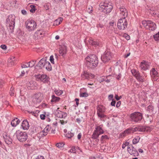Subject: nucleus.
I'll list each match as a JSON object with an SVG mask.
<instances>
[{
  "instance_id": "obj_1",
  "label": "nucleus",
  "mask_w": 159,
  "mask_h": 159,
  "mask_svg": "<svg viewBox=\"0 0 159 159\" xmlns=\"http://www.w3.org/2000/svg\"><path fill=\"white\" fill-rule=\"evenodd\" d=\"M85 59L86 65L89 68L94 69L98 64V58L95 54L89 55Z\"/></svg>"
},
{
  "instance_id": "obj_2",
  "label": "nucleus",
  "mask_w": 159,
  "mask_h": 159,
  "mask_svg": "<svg viewBox=\"0 0 159 159\" xmlns=\"http://www.w3.org/2000/svg\"><path fill=\"white\" fill-rule=\"evenodd\" d=\"M16 136L17 139L20 142L25 141L28 139V135L25 132H23L19 130H17L14 134Z\"/></svg>"
},
{
  "instance_id": "obj_3",
  "label": "nucleus",
  "mask_w": 159,
  "mask_h": 159,
  "mask_svg": "<svg viewBox=\"0 0 159 159\" xmlns=\"http://www.w3.org/2000/svg\"><path fill=\"white\" fill-rule=\"evenodd\" d=\"M142 23L143 26L149 30L154 31L157 28L156 24L151 20H143Z\"/></svg>"
},
{
  "instance_id": "obj_4",
  "label": "nucleus",
  "mask_w": 159,
  "mask_h": 159,
  "mask_svg": "<svg viewBox=\"0 0 159 159\" xmlns=\"http://www.w3.org/2000/svg\"><path fill=\"white\" fill-rule=\"evenodd\" d=\"M15 18V15H11L9 16L8 18L6 19L7 26L9 27L11 32H12L14 28Z\"/></svg>"
},
{
  "instance_id": "obj_5",
  "label": "nucleus",
  "mask_w": 159,
  "mask_h": 159,
  "mask_svg": "<svg viewBox=\"0 0 159 159\" xmlns=\"http://www.w3.org/2000/svg\"><path fill=\"white\" fill-rule=\"evenodd\" d=\"M128 23L125 17H122L117 22V27L121 30L126 28L127 26Z\"/></svg>"
},
{
  "instance_id": "obj_6",
  "label": "nucleus",
  "mask_w": 159,
  "mask_h": 159,
  "mask_svg": "<svg viewBox=\"0 0 159 159\" xmlns=\"http://www.w3.org/2000/svg\"><path fill=\"white\" fill-rule=\"evenodd\" d=\"M142 114L138 112H134L132 113L130 116V118L132 121L137 122L140 121L142 119Z\"/></svg>"
},
{
  "instance_id": "obj_7",
  "label": "nucleus",
  "mask_w": 159,
  "mask_h": 159,
  "mask_svg": "<svg viewBox=\"0 0 159 159\" xmlns=\"http://www.w3.org/2000/svg\"><path fill=\"white\" fill-rule=\"evenodd\" d=\"M103 132L104 131L102 128L100 126H98L96 127L95 130L92 135V138L93 139H97L99 136L103 134Z\"/></svg>"
},
{
  "instance_id": "obj_8",
  "label": "nucleus",
  "mask_w": 159,
  "mask_h": 159,
  "mask_svg": "<svg viewBox=\"0 0 159 159\" xmlns=\"http://www.w3.org/2000/svg\"><path fill=\"white\" fill-rule=\"evenodd\" d=\"M37 80H40L44 83H48L49 80V77L45 74H39L35 75Z\"/></svg>"
},
{
  "instance_id": "obj_9",
  "label": "nucleus",
  "mask_w": 159,
  "mask_h": 159,
  "mask_svg": "<svg viewBox=\"0 0 159 159\" xmlns=\"http://www.w3.org/2000/svg\"><path fill=\"white\" fill-rule=\"evenodd\" d=\"M97 109L98 116L100 118L104 117L105 115L103 114V113L105 111L104 107L102 105H99L98 106Z\"/></svg>"
},
{
  "instance_id": "obj_10",
  "label": "nucleus",
  "mask_w": 159,
  "mask_h": 159,
  "mask_svg": "<svg viewBox=\"0 0 159 159\" xmlns=\"http://www.w3.org/2000/svg\"><path fill=\"white\" fill-rule=\"evenodd\" d=\"M26 25V28L29 31L34 30L36 27V23L33 20L28 22Z\"/></svg>"
},
{
  "instance_id": "obj_11",
  "label": "nucleus",
  "mask_w": 159,
  "mask_h": 159,
  "mask_svg": "<svg viewBox=\"0 0 159 159\" xmlns=\"http://www.w3.org/2000/svg\"><path fill=\"white\" fill-rule=\"evenodd\" d=\"M150 74L152 80L157 81L159 78V75L155 68H153L150 71Z\"/></svg>"
},
{
  "instance_id": "obj_12",
  "label": "nucleus",
  "mask_w": 159,
  "mask_h": 159,
  "mask_svg": "<svg viewBox=\"0 0 159 159\" xmlns=\"http://www.w3.org/2000/svg\"><path fill=\"white\" fill-rule=\"evenodd\" d=\"M45 34V32L43 30H38L34 34V39H37L43 37Z\"/></svg>"
},
{
  "instance_id": "obj_13",
  "label": "nucleus",
  "mask_w": 159,
  "mask_h": 159,
  "mask_svg": "<svg viewBox=\"0 0 159 159\" xmlns=\"http://www.w3.org/2000/svg\"><path fill=\"white\" fill-rule=\"evenodd\" d=\"M134 132V129L129 128L126 129L123 132L121 133L120 135L121 138H123L127 136L132 133H133Z\"/></svg>"
},
{
  "instance_id": "obj_14",
  "label": "nucleus",
  "mask_w": 159,
  "mask_h": 159,
  "mask_svg": "<svg viewBox=\"0 0 159 159\" xmlns=\"http://www.w3.org/2000/svg\"><path fill=\"white\" fill-rule=\"evenodd\" d=\"M59 53L60 55L64 57L67 52V48L66 45H64L60 46L59 49Z\"/></svg>"
},
{
  "instance_id": "obj_15",
  "label": "nucleus",
  "mask_w": 159,
  "mask_h": 159,
  "mask_svg": "<svg viewBox=\"0 0 159 159\" xmlns=\"http://www.w3.org/2000/svg\"><path fill=\"white\" fill-rule=\"evenodd\" d=\"M26 86L29 89H34L37 88V84L35 81H30L28 82Z\"/></svg>"
},
{
  "instance_id": "obj_16",
  "label": "nucleus",
  "mask_w": 159,
  "mask_h": 159,
  "mask_svg": "<svg viewBox=\"0 0 159 159\" xmlns=\"http://www.w3.org/2000/svg\"><path fill=\"white\" fill-rule=\"evenodd\" d=\"M116 13L115 12L114 14V16H113L114 19L110 22V28H111V30L115 32L116 29V19L115 18Z\"/></svg>"
},
{
  "instance_id": "obj_17",
  "label": "nucleus",
  "mask_w": 159,
  "mask_h": 159,
  "mask_svg": "<svg viewBox=\"0 0 159 159\" xmlns=\"http://www.w3.org/2000/svg\"><path fill=\"white\" fill-rule=\"evenodd\" d=\"M34 98L35 101L39 102L43 99V94L39 92L34 95Z\"/></svg>"
},
{
  "instance_id": "obj_18",
  "label": "nucleus",
  "mask_w": 159,
  "mask_h": 159,
  "mask_svg": "<svg viewBox=\"0 0 159 159\" xmlns=\"http://www.w3.org/2000/svg\"><path fill=\"white\" fill-rule=\"evenodd\" d=\"M95 77L94 75L92 74L87 71H84V74L82 75V77L83 79H89L94 78Z\"/></svg>"
},
{
  "instance_id": "obj_19",
  "label": "nucleus",
  "mask_w": 159,
  "mask_h": 159,
  "mask_svg": "<svg viewBox=\"0 0 159 159\" xmlns=\"http://www.w3.org/2000/svg\"><path fill=\"white\" fill-rule=\"evenodd\" d=\"M141 68L143 70H146L148 69L150 66V64L149 62L146 61H143L140 64Z\"/></svg>"
},
{
  "instance_id": "obj_20",
  "label": "nucleus",
  "mask_w": 159,
  "mask_h": 159,
  "mask_svg": "<svg viewBox=\"0 0 159 159\" xmlns=\"http://www.w3.org/2000/svg\"><path fill=\"white\" fill-rule=\"evenodd\" d=\"M127 151L131 155H133L134 156L138 154L137 151L132 146H129L128 147Z\"/></svg>"
},
{
  "instance_id": "obj_21",
  "label": "nucleus",
  "mask_w": 159,
  "mask_h": 159,
  "mask_svg": "<svg viewBox=\"0 0 159 159\" xmlns=\"http://www.w3.org/2000/svg\"><path fill=\"white\" fill-rule=\"evenodd\" d=\"M57 116L60 118H65L67 116V114L62 111L57 110L55 112Z\"/></svg>"
},
{
  "instance_id": "obj_22",
  "label": "nucleus",
  "mask_w": 159,
  "mask_h": 159,
  "mask_svg": "<svg viewBox=\"0 0 159 159\" xmlns=\"http://www.w3.org/2000/svg\"><path fill=\"white\" fill-rule=\"evenodd\" d=\"M101 59L104 62H106L109 60V52H105L103 55L102 56Z\"/></svg>"
},
{
  "instance_id": "obj_23",
  "label": "nucleus",
  "mask_w": 159,
  "mask_h": 159,
  "mask_svg": "<svg viewBox=\"0 0 159 159\" xmlns=\"http://www.w3.org/2000/svg\"><path fill=\"white\" fill-rule=\"evenodd\" d=\"M3 138L4 139L5 143L8 144H11L12 142V139L10 138L9 136L7 134L5 133L3 134Z\"/></svg>"
},
{
  "instance_id": "obj_24",
  "label": "nucleus",
  "mask_w": 159,
  "mask_h": 159,
  "mask_svg": "<svg viewBox=\"0 0 159 159\" xmlns=\"http://www.w3.org/2000/svg\"><path fill=\"white\" fill-rule=\"evenodd\" d=\"M109 4L104 3L103 5H101L103 11L106 14L109 13V8L108 7Z\"/></svg>"
},
{
  "instance_id": "obj_25",
  "label": "nucleus",
  "mask_w": 159,
  "mask_h": 159,
  "mask_svg": "<svg viewBox=\"0 0 159 159\" xmlns=\"http://www.w3.org/2000/svg\"><path fill=\"white\" fill-rule=\"evenodd\" d=\"M46 60H47L46 58H43L41 59L39 62L38 64V66L41 69L44 68V65H45Z\"/></svg>"
},
{
  "instance_id": "obj_26",
  "label": "nucleus",
  "mask_w": 159,
  "mask_h": 159,
  "mask_svg": "<svg viewBox=\"0 0 159 159\" xmlns=\"http://www.w3.org/2000/svg\"><path fill=\"white\" fill-rule=\"evenodd\" d=\"M120 14L121 16H123L122 17H126L127 16L128 14L127 10L125 8L123 7H120Z\"/></svg>"
},
{
  "instance_id": "obj_27",
  "label": "nucleus",
  "mask_w": 159,
  "mask_h": 159,
  "mask_svg": "<svg viewBox=\"0 0 159 159\" xmlns=\"http://www.w3.org/2000/svg\"><path fill=\"white\" fill-rule=\"evenodd\" d=\"M21 126L24 130H27L30 127L28 122L26 120H25L23 121Z\"/></svg>"
},
{
  "instance_id": "obj_28",
  "label": "nucleus",
  "mask_w": 159,
  "mask_h": 159,
  "mask_svg": "<svg viewBox=\"0 0 159 159\" xmlns=\"http://www.w3.org/2000/svg\"><path fill=\"white\" fill-rule=\"evenodd\" d=\"M8 66H14L15 62V57L11 56L8 60Z\"/></svg>"
},
{
  "instance_id": "obj_29",
  "label": "nucleus",
  "mask_w": 159,
  "mask_h": 159,
  "mask_svg": "<svg viewBox=\"0 0 159 159\" xmlns=\"http://www.w3.org/2000/svg\"><path fill=\"white\" fill-rule=\"evenodd\" d=\"M20 121V120L18 118H16L11 121V125L13 127H15L19 124Z\"/></svg>"
},
{
  "instance_id": "obj_30",
  "label": "nucleus",
  "mask_w": 159,
  "mask_h": 159,
  "mask_svg": "<svg viewBox=\"0 0 159 159\" xmlns=\"http://www.w3.org/2000/svg\"><path fill=\"white\" fill-rule=\"evenodd\" d=\"M44 68L48 70H52L51 65L49 61H46Z\"/></svg>"
},
{
  "instance_id": "obj_31",
  "label": "nucleus",
  "mask_w": 159,
  "mask_h": 159,
  "mask_svg": "<svg viewBox=\"0 0 159 159\" xmlns=\"http://www.w3.org/2000/svg\"><path fill=\"white\" fill-rule=\"evenodd\" d=\"M89 44L96 47L97 46L98 44V42L94 41L92 38H90L89 39Z\"/></svg>"
},
{
  "instance_id": "obj_32",
  "label": "nucleus",
  "mask_w": 159,
  "mask_h": 159,
  "mask_svg": "<svg viewBox=\"0 0 159 159\" xmlns=\"http://www.w3.org/2000/svg\"><path fill=\"white\" fill-rule=\"evenodd\" d=\"M51 129V126L49 125H47L45 128L43 130V132L44 133V134H43L44 136L46 135L48 133Z\"/></svg>"
},
{
  "instance_id": "obj_33",
  "label": "nucleus",
  "mask_w": 159,
  "mask_h": 159,
  "mask_svg": "<svg viewBox=\"0 0 159 159\" xmlns=\"http://www.w3.org/2000/svg\"><path fill=\"white\" fill-rule=\"evenodd\" d=\"M60 98L59 97H57L54 95H52V99L51 102H52L55 103L59 101Z\"/></svg>"
},
{
  "instance_id": "obj_34",
  "label": "nucleus",
  "mask_w": 159,
  "mask_h": 159,
  "mask_svg": "<svg viewBox=\"0 0 159 159\" xmlns=\"http://www.w3.org/2000/svg\"><path fill=\"white\" fill-rule=\"evenodd\" d=\"M136 79L139 82H142L144 81V78L142 75H140L139 73L136 77Z\"/></svg>"
},
{
  "instance_id": "obj_35",
  "label": "nucleus",
  "mask_w": 159,
  "mask_h": 159,
  "mask_svg": "<svg viewBox=\"0 0 159 159\" xmlns=\"http://www.w3.org/2000/svg\"><path fill=\"white\" fill-rule=\"evenodd\" d=\"M134 131H137L139 132H145V126H138L134 129Z\"/></svg>"
},
{
  "instance_id": "obj_36",
  "label": "nucleus",
  "mask_w": 159,
  "mask_h": 159,
  "mask_svg": "<svg viewBox=\"0 0 159 159\" xmlns=\"http://www.w3.org/2000/svg\"><path fill=\"white\" fill-rule=\"evenodd\" d=\"M133 75L135 77L139 73V72L137 70L133 69L131 70Z\"/></svg>"
},
{
  "instance_id": "obj_37",
  "label": "nucleus",
  "mask_w": 159,
  "mask_h": 159,
  "mask_svg": "<svg viewBox=\"0 0 159 159\" xmlns=\"http://www.w3.org/2000/svg\"><path fill=\"white\" fill-rule=\"evenodd\" d=\"M36 61H30L28 63H27L26 64L28 65V66L30 67H32L35 64Z\"/></svg>"
},
{
  "instance_id": "obj_38",
  "label": "nucleus",
  "mask_w": 159,
  "mask_h": 159,
  "mask_svg": "<svg viewBox=\"0 0 159 159\" xmlns=\"http://www.w3.org/2000/svg\"><path fill=\"white\" fill-rule=\"evenodd\" d=\"M140 139V137L139 136L135 137L133 140V143L134 144H135L138 143Z\"/></svg>"
},
{
  "instance_id": "obj_39",
  "label": "nucleus",
  "mask_w": 159,
  "mask_h": 159,
  "mask_svg": "<svg viewBox=\"0 0 159 159\" xmlns=\"http://www.w3.org/2000/svg\"><path fill=\"white\" fill-rule=\"evenodd\" d=\"M74 136V134L71 132H69L66 135V137L69 139L71 138Z\"/></svg>"
},
{
  "instance_id": "obj_40",
  "label": "nucleus",
  "mask_w": 159,
  "mask_h": 159,
  "mask_svg": "<svg viewBox=\"0 0 159 159\" xmlns=\"http://www.w3.org/2000/svg\"><path fill=\"white\" fill-rule=\"evenodd\" d=\"M31 9L30 10V12L32 13H34L36 9L35 8V7L34 5H31L30 6Z\"/></svg>"
},
{
  "instance_id": "obj_41",
  "label": "nucleus",
  "mask_w": 159,
  "mask_h": 159,
  "mask_svg": "<svg viewBox=\"0 0 159 159\" xmlns=\"http://www.w3.org/2000/svg\"><path fill=\"white\" fill-rule=\"evenodd\" d=\"M89 94L86 92H80V96L82 97H88Z\"/></svg>"
},
{
  "instance_id": "obj_42",
  "label": "nucleus",
  "mask_w": 159,
  "mask_h": 159,
  "mask_svg": "<svg viewBox=\"0 0 159 159\" xmlns=\"http://www.w3.org/2000/svg\"><path fill=\"white\" fill-rule=\"evenodd\" d=\"M54 92L57 95H60L62 94L63 93V91L61 90H55Z\"/></svg>"
},
{
  "instance_id": "obj_43",
  "label": "nucleus",
  "mask_w": 159,
  "mask_h": 159,
  "mask_svg": "<svg viewBox=\"0 0 159 159\" xmlns=\"http://www.w3.org/2000/svg\"><path fill=\"white\" fill-rule=\"evenodd\" d=\"M153 37L156 41H159V32L156 34L153 35Z\"/></svg>"
},
{
  "instance_id": "obj_44",
  "label": "nucleus",
  "mask_w": 159,
  "mask_h": 159,
  "mask_svg": "<svg viewBox=\"0 0 159 159\" xmlns=\"http://www.w3.org/2000/svg\"><path fill=\"white\" fill-rule=\"evenodd\" d=\"M152 130V128L149 127H145V132H150Z\"/></svg>"
},
{
  "instance_id": "obj_45",
  "label": "nucleus",
  "mask_w": 159,
  "mask_h": 159,
  "mask_svg": "<svg viewBox=\"0 0 159 159\" xmlns=\"http://www.w3.org/2000/svg\"><path fill=\"white\" fill-rule=\"evenodd\" d=\"M64 145L63 143H58L56 144V146L57 147L60 148L63 147Z\"/></svg>"
},
{
  "instance_id": "obj_46",
  "label": "nucleus",
  "mask_w": 159,
  "mask_h": 159,
  "mask_svg": "<svg viewBox=\"0 0 159 159\" xmlns=\"http://www.w3.org/2000/svg\"><path fill=\"white\" fill-rule=\"evenodd\" d=\"M152 118L151 116H149V115H148L147 116V121H150V122H151L152 121Z\"/></svg>"
},
{
  "instance_id": "obj_47",
  "label": "nucleus",
  "mask_w": 159,
  "mask_h": 159,
  "mask_svg": "<svg viewBox=\"0 0 159 159\" xmlns=\"http://www.w3.org/2000/svg\"><path fill=\"white\" fill-rule=\"evenodd\" d=\"M50 60L51 62V63L52 64H54V59L53 58V56L52 55L50 56Z\"/></svg>"
},
{
  "instance_id": "obj_48",
  "label": "nucleus",
  "mask_w": 159,
  "mask_h": 159,
  "mask_svg": "<svg viewBox=\"0 0 159 159\" xmlns=\"http://www.w3.org/2000/svg\"><path fill=\"white\" fill-rule=\"evenodd\" d=\"M104 139H108V136L106 135H102L101 137V140L102 141Z\"/></svg>"
},
{
  "instance_id": "obj_49",
  "label": "nucleus",
  "mask_w": 159,
  "mask_h": 159,
  "mask_svg": "<svg viewBox=\"0 0 159 159\" xmlns=\"http://www.w3.org/2000/svg\"><path fill=\"white\" fill-rule=\"evenodd\" d=\"M0 48L3 49L4 50H6L7 49V47L6 45L2 44L0 46Z\"/></svg>"
},
{
  "instance_id": "obj_50",
  "label": "nucleus",
  "mask_w": 159,
  "mask_h": 159,
  "mask_svg": "<svg viewBox=\"0 0 159 159\" xmlns=\"http://www.w3.org/2000/svg\"><path fill=\"white\" fill-rule=\"evenodd\" d=\"M109 76H105V81H104L107 83H108L109 82Z\"/></svg>"
},
{
  "instance_id": "obj_51",
  "label": "nucleus",
  "mask_w": 159,
  "mask_h": 159,
  "mask_svg": "<svg viewBox=\"0 0 159 159\" xmlns=\"http://www.w3.org/2000/svg\"><path fill=\"white\" fill-rule=\"evenodd\" d=\"M124 36L127 40H128L130 39V36L127 34H124Z\"/></svg>"
},
{
  "instance_id": "obj_52",
  "label": "nucleus",
  "mask_w": 159,
  "mask_h": 159,
  "mask_svg": "<svg viewBox=\"0 0 159 159\" xmlns=\"http://www.w3.org/2000/svg\"><path fill=\"white\" fill-rule=\"evenodd\" d=\"M21 67L22 68L29 67L28 66V65L26 64H21Z\"/></svg>"
},
{
  "instance_id": "obj_53",
  "label": "nucleus",
  "mask_w": 159,
  "mask_h": 159,
  "mask_svg": "<svg viewBox=\"0 0 159 159\" xmlns=\"http://www.w3.org/2000/svg\"><path fill=\"white\" fill-rule=\"evenodd\" d=\"M60 24V23L59 22H58V21H57V20H55L54 22V25H58Z\"/></svg>"
},
{
  "instance_id": "obj_54",
  "label": "nucleus",
  "mask_w": 159,
  "mask_h": 159,
  "mask_svg": "<svg viewBox=\"0 0 159 159\" xmlns=\"http://www.w3.org/2000/svg\"><path fill=\"white\" fill-rule=\"evenodd\" d=\"M105 76H103L102 77H101L100 78V82L104 81H105Z\"/></svg>"
},
{
  "instance_id": "obj_55",
  "label": "nucleus",
  "mask_w": 159,
  "mask_h": 159,
  "mask_svg": "<svg viewBox=\"0 0 159 159\" xmlns=\"http://www.w3.org/2000/svg\"><path fill=\"white\" fill-rule=\"evenodd\" d=\"M10 94L11 96H13L14 94V91L13 89L11 90L10 92Z\"/></svg>"
},
{
  "instance_id": "obj_56",
  "label": "nucleus",
  "mask_w": 159,
  "mask_h": 159,
  "mask_svg": "<svg viewBox=\"0 0 159 159\" xmlns=\"http://www.w3.org/2000/svg\"><path fill=\"white\" fill-rule=\"evenodd\" d=\"M40 117L42 120H44L45 119V116L43 114H41L40 116Z\"/></svg>"
},
{
  "instance_id": "obj_57",
  "label": "nucleus",
  "mask_w": 159,
  "mask_h": 159,
  "mask_svg": "<svg viewBox=\"0 0 159 159\" xmlns=\"http://www.w3.org/2000/svg\"><path fill=\"white\" fill-rule=\"evenodd\" d=\"M22 13L24 15H25L27 14L26 11L25 10H22L21 11Z\"/></svg>"
},
{
  "instance_id": "obj_58",
  "label": "nucleus",
  "mask_w": 159,
  "mask_h": 159,
  "mask_svg": "<svg viewBox=\"0 0 159 159\" xmlns=\"http://www.w3.org/2000/svg\"><path fill=\"white\" fill-rule=\"evenodd\" d=\"M57 20L58 22H59L60 24L61 22L62 21L63 19L61 17H60Z\"/></svg>"
},
{
  "instance_id": "obj_59",
  "label": "nucleus",
  "mask_w": 159,
  "mask_h": 159,
  "mask_svg": "<svg viewBox=\"0 0 159 159\" xmlns=\"http://www.w3.org/2000/svg\"><path fill=\"white\" fill-rule=\"evenodd\" d=\"M4 83L3 81L2 80H0V87H1L2 84Z\"/></svg>"
},
{
  "instance_id": "obj_60",
  "label": "nucleus",
  "mask_w": 159,
  "mask_h": 159,
  "mask_svg": "<svg viewBox=\"0 0 159 159\" xmlns=\"http://www.w3.org/2000/svg\"><path fill=\"white\" fill-rule=\"evenodd\" d=\"M120 104H121V102H120V101L118 102H117V104L116 105V107H119L120 106Z\"/></svg>"
},
{
  "instance_id": "obj_61",
  "label": "nucleus",
  "mask_w": 159,
  "mask_h": 159,
  "mask_svg": "<svg viewBox=\"0 0 159 159\" xmlns=\"http://www.w3.org/2000/svg\"><path fill=\"white\" fill-rule=\"evenodd\" d=\"M81 137V133H80L77 136V138L79 140L80 139V138Z\"/></svg>"
},
{
  "instance_id": "obj_62",
  "label": "nucleus",
  "mask_w": 159,
  "mask_h": 159,
  "mask_svg": "<svg viewBox=\"0 0 159 159\" xmlns=\"http://www.w3.org/2000/svg\"><path fill=\"white\" fill-rule=\"evenodd\" d=\"M116 103V101H115L112 100V102L111 103V105L112 106H115V104Z\"/></svg>"
},
{
  "instance_id": "obj_63",
  "label": "nucleus",
  "mask_w": 159,
  "mask_h": 159,
  "mask_svg": "<svg viewBox=\"0 0 159 159\" xmlns=\"http://www.w3.org/2000/svg\"><path fill=\"white\" fill-rule=\"evenodd\" d=\"M115 98L117 100H119L120 98L117 95H116Z\"/></svg>"
},
{
  "instance_id": "obj_64",
  "label": "nucleus",
  "mask_w": 159,
  "mask_h": 159,
  "mask_svg": "<svg viewBox=\"0 0 159 159\" xmlns=\"http://www.w3.org/2000/svg\"><path fill=\"white\" fill-rule=\"evenodd\" d=\"M75 150V148H72L70 149V152H73Z\"/></svg>"
}]
</instances>
